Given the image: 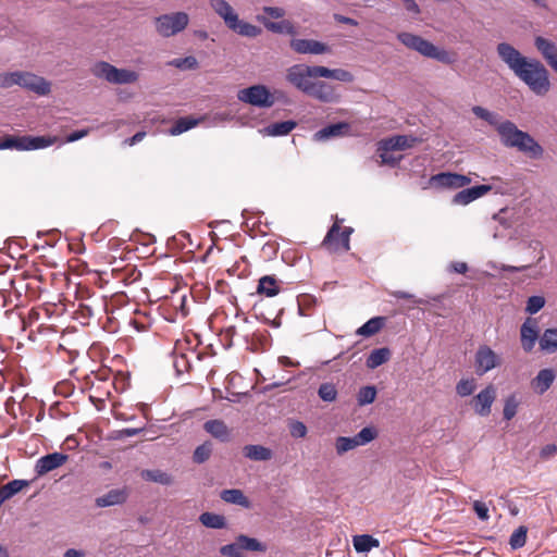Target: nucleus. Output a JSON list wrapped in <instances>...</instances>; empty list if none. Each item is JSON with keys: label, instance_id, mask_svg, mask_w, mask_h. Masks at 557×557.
<instances>
[{"label": "nucleus", "instance_id": "11", "mask_svg": "<svg viewBox=\"0 0 557 557\" xmlns=\"http://www.w3.org/2000/svg\"><path fill=\"white\" fill-rule=\"evenodd\" d=\"M239 101L258 107L270 108L274 103V99L264 85H253L248 88L240 89L237 94Z\"/></svg>", "mask_w": 557, "mask_h": 557}, {"label": "nucleus", "instance_id": "3", "mask_svg": "<svg viewBox=\"0 0 557 557\" xmlns=\"http://www.w3.org/2000/svg\"><path fill=\"white\" fill-rule=\"evenodd\" d=\"M20 86L39 96H46L51 90V84L44 77L26 71L0 73V88Z\"/></svg>", "mask_w": 557, "mask_h": 557}, {"label": "nucleus", "instance_id": "9", "mask_svg": "<svg viewBox=\"0 0 557 557\" xmlns=\"http://www.w3.org/2000/svg\"><path fill=\"white\" fill-rule=\"evenodd\" d=\"M267 552V545L255 537L240 534L231 544L220 547V554L225 557H244V552Z\"/></svg>", "mask_w": 557, "mask_h": 557}, {"label": "nucleus", "instance_id": "61", "mask_svg": "<svg viewBox=\"0 0 557 557\" xmlns=\"http://www.w3.org/2000/svg\"><path fill=\"white\" fill-rule=\"evenodd\" d=\"M88 134V129H81V131H76V132H73L71 133L67 137H66V141L67 143H73V141H76L83 137H85L86 135Z\"/></svg>", "mask_w": 557, "mask_h": 557}, {"label": "nucleus", "instance_id": "16", "mask_svg": "<svg viewBox=\"0 0 557 557\" xmlns=\"http://www.w3.org/2000/svg\"><path fill=\"white\" fill-rule=\"evenodd\" d=\"M69 460V456L63 453H52L40 457L34 467V471L38 478L62 467Z\"/></svg>", "mask_w": 557, "mask_h": 557}, {"label": "nucleus", "instance_id": "8", "mask_svg": "<svg viewBox=\"0 0 557 557\" xmlns=\"http://www.w3.org/2000/svg\"><path fill=\"white\" fill-rule=\"evenodd\" d=\"M189 24V15L185 12L162 14L154 18L157 33L165 38L177 35Z\"/></svg>", "mask_w": 557, "mask_h": 557}, {"label": "nucleus", "instance_id": "6", "mask_svg": "<svg viewBox=\"0 0 557 557\" xmlns=\"http://www.w3.org/2000/svg\"><path fill=\"white\" fill-rule=\"evenodd\" d=\"M320 65L294 64L286 70L285 78L293 87L308 95L315 78L320 77Z\"/></svg>", "mask_w": 557, "mask_h": 557}, {"label": "nucleus", "instance_id": "36", "mask_svg": "<svg viewBox=\"0 0 557 557\" xmlns=\"http://www.w3.org/2000/svg\"><path fill=\"white\" fill-rule=\"evenodd\" d=\"M413 139L405 135L394 136L382 140V148L385 150H405L412 146Z\"/></svg>", "mask_w": 557, "mask_h": 557}, {"label": "nucleus", "instance_id": "41", "mask_svg": "<svg viewBox=\"0 0 557 557\" xmlns=\"http://www.w3.org/2000/svg\"><path fill=\"white\" fill-rule=\"evenodd\" d=\"M199 521L207 528L223 529L226 524L225 518L221 515L212 512H203L199 517Z\"/></svg>", "mask_w": 557, "mask_h": 557}, {"label": "nucleus", "instance_id": "40", "mask_svg": "<svg viewBox=\"0 0 557 557\" xmlns=\"http://www.w3.org/2000/svg\"><path fill=\"white\" fill-rule=\"evenodd\" d=\"M141 478L146 481L160 483L162 485H170L173 482L172 476L161 470H144Z\"/></svg>", "mask_w": 557, "mask_h": 557}, {"label": "nucleus", "instance_id": "47", "mask_svg": "<svg viewBox=\"0 0 557 557\" xmlns=\"http://www.w3.org/2000/svg\"><path fill=\"white\" fill-rule=\"evenodd\" d=\"M527 532L528 529L523 525L513 531L509 539V545L512 549H518L524 546L527 542Z\"/></svg>", "mask_w": 557, "mask_h": 557}, {"label": "nucleus", "instance_id": "53", "mask_svg": "<svg viewBox=\"0 0 557 557\" xmlns=\"http://www.w3.org/2000/svg\"><path fill=\"white\" fill-rule=\"evenodd\" d=\"M42 313L47 314V310L40 308L30 309L27 315L23 318L24 326H34L40 320Z\"/></svg>", "mask_w": 557, "mask_h": 557}, {"label": "nucleus", "instance_id": "18", "mask_svg": "<svg viewBox=\"0 0 557 557\" xmlns=\"http://www.w3.org/2000/svg\"><path fill=\"white\" fill-rule=\"evenodd\" d=\"M539 339V322L535 318H527L520 327V342L521 347L525 352H531L534 349L535 343Z\"/></svg>", "mask_w": 557, "mask_h": 557}, {"label": "nucleus", "instance_id": "49", "mask_svg": "<svg viewBox=\"0 0 557 557\" xmlns=\"http://www.w3.org/2000/svg\"><path fill=\"white\" fill-rule=\"evenodd\" d=\"M476 388V382L474 379H462L456 385V393L466 397L471 395Z\"/></svg>", "mask_w": 557, "mask_h": 557}, {"label": "nucleus", "instance_id": "59", "mask_svg": "<svg viewBox=\"0 0 557 557\" xmlns=\"http://www.w3.org/2000/svg\"><path fill=\"white\" fill-rule=\"evenodd\" d=\"M141 432H143V429L126 428V429L119 431V437L120 438L132 437V436L138 435Z\"/></svg>", "mask_w": 557, "mask_h": 557}, {"label": "nucleus", "instance_id": "44", "mask_svg": "<svg viewBox=\"0 0 557 557\" xmlns=\"http://www.w3.org/2000/svg\"><path fill=\"white\" fill-rule=\"evenodd\" d=\"M173 367L175 368L177 374L189 372L191 369L189 356L187 354H180L175 351L173 357Z\"/></svg>", "mask_w": 557, "mask_h": 557}, {"label": "nucleus", "instance_id": "56", "mask_svg": "<svg viewBox=\"0 0 557 557\" xmlns=\"http://www.w3.org/2000/svg\"><path fill=\"white\" fill-rule=\"evenodd\" d=\"M377 151L383 164L395 165L399 160L389 154L392 150H385L382 148V140L379 143Z\"/></svg>", "mask_w": 557, "mask_h": 557}, {"label": "nucleus", "instance_id": "21", "mask_svg": "<svg viewBox=\"0 0 557 557\" xmlns=\"http://www.w3.org/2000/svg\"><path fill=\"white\" fill-rule=\"evenodd\" d=\"M308 96L318 99L321 102H334L338 98L332 85L326 82L315 79L308 92Z\"/></svg>", "mask_w": 557, "mask_h": 557}, {"label": "nucleus", "instance_id": "7", "mask_svg": "<svg viewBox=\"0 0 557 557\" xmlns=\"http://www.w3.org/2000/svg\"><path fill=\"white\" fill-rule=\"evenodd\" d=\"M55 141V137L49 136H7L0 141V149L37 150L49 147Z\"/></svg>", "mask_w": 557, "mask_h": 557}, {"label": "nucleus", "instance_id": "57", "mask_svg": "<svg viewBox=\"0 0 557 557\" xmlns=\"http://www.w3.org/2000/svg\"><path fill=\"white\" fill-rule=\"evenodd\" d=\"M263 12L272 18H282L285 15V10L278 7H264Z\"/></svg>", "mask_w": 557, "mask_h": 557}, {"label": "nucleus", "instance_id": "13", "mask_svg": "<svg viewBox=\"0 0 557 557\" xmlns=\"http://www.w3.org/2000/svg\"><path fill=\"white\" fill-rule=\"evenodd\" d=\"M502 358L490 346H479L474 355V369L479 376L484 375L488 371L499 367Z\"/></svg>", "mask_w": 557, "mask_h": 557}, {"label": "nucleus", "instance_id": "58", "mask_svg": "<svg viewBox=\"0 0 557 557\" xmlns=\"http://www.w3.org/2000/svg\"><path fill=\"white\" fill-rule=\"evenodd\" d=\"M556 453H557L556 445L547 444L544 447H542L540 455L542 458L546 459V458L554 456Z\"/></svg>", "mask_w": 557, "mask_h": 557}, {"label": "nucleus", "instance_id": "26", "mask_svg": "<svg viewBox=\"0 0 557 557\" xmlns=\"http://www.w3.org/2000/svg\"><path fill=\"white\" fill-rule=\"evenodd\" d=\"M257 21L262 23L268 30L275 34H288L294 36L297 33L294 24L288 20H283L281 22H272L265 16L258 15Z\"/></svg>", "mask_w": 557, "mask_h": 557}, {"label": "nucleus", "instance_id": "42", "mask_svg": "<svg viewBox=\"0 0 557 557\" xmlns=\"http://www.w3.org/2000/svg\"><path fill=\"white\" fill-rule=\"evenodd\" d=\"M198 124V121L190 117H180L170 129V134L173 136L180 135L184 132L189 131Z\"/></svg>", "mask_w": 557, "mask_h": 557}, {"label": "nucleus", "instance_id": "60", "mask_svg": "<svg viewBox=\"0 0 557 557\" xmlns=\"http://www.w3.org/2000/svg\"><path fill=\"white\" fill-rule=\"evenodd\" d=\"M403 2H404L405 9L408 12H410L414 15L420 14L421 10L414 0H403Z\"/></svg>", "mask_w": 557, "mask_h": 557}, {"label": "nucleus", "instance_id": "5", "mask_svg": "<svg viewBox=\"0 0 557 557\" xmlns=\"http://www.w3.org/2000/svg\"><path fill=\"white\" fill-rule=\"evenodd\" d=\"M90 71L94 76L116 85L134 84L139 77L135 71L117 69L106 61L96 62Z\"/></svg>", "mask_w": 557, "mask_h": 557}, {"label": "nucleus", "instance_id": "45", "mask_svg": "<svg viewBox=\"0 0 557 557\" xmlns=\"http://www.w3.org/2000/svg\"><path fill=\"white\" fill-rule=\"evenodd\" d=\"M376 394L375 386L369 385L361 387L357 394L358 405L366 406L372 404L375 400Z\"/></svg>", "mask_w": 557, "mask_h": 557}, {"label": "nucleus", "instance_id": "32", "mask_svg": "<svg viewBox=\"0 0 557 557\" xmlns=\"http://www.w3.org/2000/svg\"><path fill=\"white\" fill-rule=\"evenodd\" d=\"M392 352L389 348L382 347L373 349L367 357L366 364L369 369H375L391 359Z\"/></svg>", "mask_w": 557, "mask_h": 557}, {"label": "nucleus", "instance_id": "25", "mask_svg": "<svg viewBox=\"0 0 557 557\" xmlns=\"http://www.w3.org/2000/svg\"><path fill=\"white\" fill-rule=\"evenodd\" d=\"M556 374L552 369H542L537 375L532 380L531 386L535 393L542 395L552 386Z\"/></svg>", "mask_w": 557, "mask_h": 557}, {"label": "nucleus", "instance_id": "14", "mask_svg": "<svg viewBox=\"0 0 557 557\" xmlns=\"http://www.w3.org/2000/svg\"><path fill=\"white\" fill-rule=\"evenodd\" d=\"M470 183V177L451 172H442L432 175L430 178V185L440 189H457L465 187Z\"/></svg>", "mask_w": 557, "mask_h": 557}, {"label": "nucleus", "instance_id": "34", "mask_svg": "<svg viewBox=\"0 0 557 557\" xmlns=\"http://www.w3.org/2000/svg\"><path fill=\"white\" fill-rule=\"evenodd\" d=\"M385 324V318L384 317H374L368 320L363 325H361L357 330V334L364 337H370L375 335L381 331V329Z\"/></svg>", "mask_w": 557, "mask_h": 557}, {"label": "nucleus", "instance_id": "48", "mask_svg": "<svg viewBox=\"0 0 557 557\" xmlns=\"http://www.w3.org/2000/svg\"><path fill=\"white\" fill-rule=\"evenodd\" d=\"M168 65L180 70H196L198 67V61L195 57L188 55L185 58L173 59L168 63Z\"/></svg>", "mask_w": 557, "mask_h": 557}, {"label": "nucleus", "instance_id": "64", "mask_svg": "<svg viewBox=\"0 0 557 557\" xmlns=\"http://www.w3.org/2000/svg\"><path fill=\"white\" fill-rule=\"evenodd\" d=\"M451 268L455 272L465 274L468 271V264L466 262H454Z\"/></svg>", "mask_w": 557, "mask_h": 557}, {"label": "nucleus", "instance_id": "30", "mask_svg": "<svg viewBox=\"0 0 557 557\" xmlns=\"http://www.w3.org/2000/svg\"><path fill=\"white\" fill-rule=\"evenodd\" d=\"M203 429L206 432L211 434L213 437L226 442L230 440V430L227 425L224 423V421L214 419V420H208L203 424Z\"/></svg>", "mask_w": 557, "mask_h": 557}, {"label": "nucleus", "instance_id": "51", "mask_svg": "<svg viewBox=\"0 0 557 557\" xmlns=\"http://www.w3.org/2000/svg\"><path fill=\"white\" fill-rule=\"evenodd\" d=\"M472 112L476 117L486 121L488 124L495 127L499 124L497 122V115L483 107L474 106L472 108Z\"/></svg>", "mask_w": 557, "mask_h": 557}, {"label": "nucleus", "instance_id": "37", "mask_svg": "<svg viewBox=\"0 0 557 557\" xmlns=\"http://www.w3.org/2000/svg\"><path fill=\"white\" fill-rule=\"evenodd\" d=\"M28 485L27 481L24 480H13L5 485L0 487V505L5 500L13 497L20 491H22L25 486Z\"/></svg>", "mask_w": 557, "mask_h": 557}, {"label": "nucleus", "instance_id": "22", "mask_svg": "<svg viewBox=\"0 0 557 557\" xmlns=\"http://www.w3.org/2000/svg\"><path fill=\"white\" fill-rule=\"evenodd\" d=\"M128 492L126 488L110 490L102 496L96 498V506L99 508L122 505L127 500Z\"/></svg>", "mask_w": 557, "mask_h": 557}, {"label": "nucleus", "instance_id": "27", "mask_svg": "<svg viewBox=\"0 0 557 557\" xmlns=\"http://www.w3.org/2000/svg\"><path fill=\"white\" fill-rule=\"evenodd\" d=\"M348 129H349L348 123L339 122V123L331 124V125H327V126L321 128L313 135V138L317 141H323V140L330 139L332 137L343 136L344 134H346L348 132Z\"/></svg>", "mask_w": 557, "mask_h": 557}, {"label": "nucleus", "instance_id": "4", "mask_svg": "<svg viewBox=\"0 0 557 557\" xmlns=\"http://www.w3.org/2000/svg\"><path fill=\"white\" fill-rule=\"evenodd\" d=\"M397 39L407 48L414 50L423 57L437 60L445 64H450L455 61L453 54L445 49H440L431 41L422 38L421 36L403 32L397 35Z\"/></svg>", "mask_w": 557, "mask_h": 557}, {"label": "nucleus", "instance_id": "20", "mask_svg": "<svg viewBox=\"0 0 557 557\" xmlns=\"http://www.w3.org/2000/svg\"><path fill=\"white\" fill-rule=\"evenodd\" d=\"M492 190L491 185H478L470 188H466L457 193L454 198L453 202L455 205H461L466 206L470 202L476 200L478 198L486 195L488 191Z\"/></svg>", "mask_w": 557, "mask_h": 557}, {"label": "nucleus", "instance_id": "62", "mask_svg": "<svg viewBox=\"0 0 557 557\" xmlns=\"http://www.w3.org/2000/svg\"><path fill=\"white\" fill-rule=\"evenodd\" d=\"M334 18H335V21H337L338 23H342V24H347V25H351V26L358 25V22L356 20L348 17V16L341 15V14H335Z\"/></svg>", "mask_w": 557, "mask_h": 557}, {"label": "nucleus", "instance_id": "38", "mask_svg": "<svg viewBox=\"0 0 557 557\" xmlns=\"http://www.w3.org/2000/svg\"><path fill=\"white\" fill-rule=\"evenodd\" d=\"M297 126L294 121H283L270 124L264 128V133L269 136H285Z\"/></svg>", "mask_w": 557, "mask_h": 557}, {"label": "nucleus", "instance_id": "23", "mask_svg": "<svg viewBox=\"0 0 557 557\" xmlns=\"http://www.w3.org/2000/svg\"><path fill=\"white\" fill-rule=\"evenodd\" d=\"M515 148L534 159H540L544 152L542 146L525 132L522 134L520 140L515 143Z\"/></svg>", "mask_w": 557, "mask_h": 557}, {"label": "nucleus", "instance_id": "31", "mask_svg": "<svg viewBox=\"0 0 557 557\" xmlns=\"http://www.w3.org/2000/svg\"><path fill=\"white\" fill-rule=\"evenodd\" d=\"M257 293L267 297L276 296L280 293V285L275 275H264L260 277Z\"/></svg>", "mask_w": 557, "mask_h": 557}, {"label": "nucleus", "instance_id": "15", "mask_svg": "<svg viewBox=\"0 0 557 557\" xmlns=\"http://www.w3.org/2000/svg\"><path fill=\"white\" fill-rule=\"evenodd\" d=\"M290 49L298 54H325L330 53L331 47L314 39L293 38L289 42Z\"/></svg>", "mask_w": 557, "mask_h": 557}, {"label": "nucleus", "instance_id": "54", "mask_svg": "<svg viewBox=\"0 0 557 557\" xmlns=\"http://www.w3.org/2000/svg\"><path fill=\"white\" fill-rule=\"evenodd\" d=\"M289 431L293 437L301 438L307 434V426L300 421H294L290 424Z\"/></svg>", "mask_w": 557, "mask_h": 557}, {"label": "nucleus", "instance_id": "29", "mask_svg": "<svg viewBox=\"0 0 557 557\" xmlns=\"http://www.w3.org/2000/svg\"><path fill=\"white\" fill-rule=\"evenodd\" d=\"M220 497L225 503L235 504L246 509L251 507V502L249 498L243 493L242 490L238 488L223 490L220 494Z\"/></svg>", "mask_w": 557, "mask_h": 557}, {"label": "nucleus", "instance_id": "39", "mask_svg": "<svg viewBox=\"0 0 557 557\" xmlns=\"http://www.w3.org/2000/svg\"><path fill=\"white\" fill-rule=\"evenodd\" d=\"M540 347L544 351L554 352L557 349V329H547L540 337Z\"/></svg>", "mask_w": 557, "mask_h": 557}, {"label": "nucleus", "instance_id": "35", "mask_svg": "<svg viewBox=\"0 0 557 557\" xmlns=\"http://www.w3.org/2000/svg\"><path fill=\"white\" fill-rule=\"evenodd\" d=\"M352 543L358 553H368L372 548L380 546L379 540L369 534L355 535Z\"/></svg>", "mask_w": 557, "mask_h": 557}, {"label": "nucleus", "instance_id": "12", "mask_svg": "<svg viewBox=\"0 0 557 557\" xmlns=\"http://www.w3.org/2000/svg\"><path fill=\"white\" fill-rule=\"evenodd\" d=\"M377 432L372 426H366L352 437L339 436L336 440L335 447L338 455H343L358 446H363L374 438Z\"/></svg>", "mask_w": 557, "mask_h": 557}, {"label": "nucleus", "instance_id": "24", "mask_svg": "<svg viewBox=\"0 0 557 557\" xmlns=\"http://www.w3.org/2000/svg\"><path fill=\"white\" fill-rule=\"evenodd\" d=\"M535 47L543 58L557 73V47L554 42L539 36L535 38Z\"/></svg>", "mask_w": 557, "mask_h": 557}, {"label": "nucleus", "instance_id": "55", "mask_svg": "<svg viewBox=\"0 0 557 557\" xmlns=\"http://www.w3.org/2000/svg\"><path fill=\"white\" fill-rule=\"evenodd\" d=\"M473 510L476 513V516L483 521H486L490 518L488 508L486 504L481 500H475L473 503Z\"/></svg>", "mask_w": 557, "mask_h": 557}, {"label": "nucleus", "instance_id": "52", "mask_svg": "<svg viewBox=\"0 0 557 557\" xmlns=\"http://www.w3.org/2000/svg\"><path fill=\"white\" fill-rule=\"evenodd\" d=\"M545 306V298L542 296H531L527 301L525 311L530 314L539 312Z\"/></svg>", "mask_w": 557, "mask_h": 557}, {"label": "nucleus", "instance_id": "50", "mask_svg": "<svg viewBox=\"0 0 557 557\" xmlns=\"http://www.w3.org/2000/svg\"><path fill=\"white\" fill-rule=\"evenodd\" d=\"M211 453H212V445H211V443L206 442L195 449L193 459L197 463H202L210 458Z\"/></svg>", "mask_w": 557, "mask_h": 557}, {"label": "nucleus", "instance_id": "1", "mask_svg": "<svg viewBox=\"0 0 557 557\" xmlns=\"http://www.w3.org/2000/svg\"><path fill=\"white\" fill-rule=\"evenodd\" d=\"M497 53L533 94L543 97L549 91V73L541 61L522 55L513 46L507 42L497 45Z\"/></svg>", "mask_w": 557, "mask_h": 557}, {"label": "nucleus", "instance_id": "19", "mask_svg": "<svg viewBox=\"0 0 557 557\" xmlns=\"http://www.w3.org/2000/svg\"><path fill=\"white\" fill-rule=\"evenodd\" d=\"M496 131L502 143L506 147L515 148V143L519 141L523 131H520L511 121H504L496 126Z\"/></svg>", "mask_w": 557, "mask_h": 557}, {"label": "nucleus", "instance_id": "43", "mask_svg": "<svg viewBox=\"0 0 557 557\" xmlns=\"http://www.w3.org/2000/svg\"><path fill=\"white\" fill-rule=\"evenodd\" d=\"M519 405L520 400L516 394L506 397L503 410L504 419L507 421L511 420L517 414Z\"/></svg>", "mask_w": 557, "mask_h": 557}, {"label": "nucleus", "instance_id": "17", "mask_svg": "<svg viewBox=\"0 0 557 557\" xmlns=\"http://www.w3.org/2000/svg\"><path fill=\"white\" fill-rule=\"evenodd\" d=\"M496 399V388L493 384L487 385L471 401L472 407L481 417H487L491 413V408Z\"/></svg>", "mask_w": 557, "mask_h": 557}, {"label": "nucleus", "instance_id": "46", "mask_svg": "<svg viewBox=\"0 0 557 557\" xmlns=\"http://www.w3.org/2000/svg\"><path fill=\"white\" fill-rule=\"evenodd\" d=\"M319 397L326 403H333L337 398V389L333 383H322L318 389Z\"/></svg>", "mask_w": 557, "mask_h": 557}, {"label": "nucleus", "instance_id": "10", "mask_svg": "<svg viewBox=\"0 0 557 557\" xmlns=\"http://www.w3.org/2000/svg\"><path fill=\"white\" fill-rule=\"evenodd\" d=\"M352 232L351 227H341L335 222L326 233L322 245L331 252L348 251L350 249L349 237Z\"/></svg>", "mask_w": 557, "mask_h": 557}, {"label": "nucleus", "instance_id": "63", "mask_svg": "<svg viewBox=\"0 0 557 557\" xmlns=\"http://www.w3.org/2000/svg\"><path fill=\"white\" fill-rule=\"evenodd\" d=\"M145 136H146L145 132H137L134 136H132L131 138H127L125 140V144H127L128 146H133V145L141 141Z\"/></svg>", "mask_w": 557, "mask_h": 557}, {"label": "nucleus", "instance_id": "2", "mask_svg": "<svg viewBox=\"0 0 557 557\" xmlns=\"http://www.w3.org/2000/svg\"><path fill=\"white\" fill-rule=\"evenodd\" d=\"M209 4L234 33L249 38L258 37L262 33L260 27L239 20L238 14L226 0H209Z\"/></svg>", "mask_w": 557, "mask_h": 557}, {"label": "nucleus", "instance_id": "33", "mask_svg": "<svg viewBox=\"0 0 557 557\" xmlns=\"http://www.w3.org/2000/svg\"><path fill=\"white\" fill-rule=\"evenodd\" d=\"M319 73L320 77L332 78L344 83L354 82V75L349 71L344 69H329L320 65Z\"/></svg>", "mask_w": 557, "mask_h": 557}, {"label": "nucleus", "instance_id": "28", "mask_svg": "<svg viewBox=\"0 0 557 557\" xmlns=\"http://www.w3.org/2000/svg\"><path fill=\"white\" fill-rule=\"evenodd\" d=\"M243 454L247 459L253 461H268L273 457V451L262 445H246L243 448Z\"/></svg>", "mask_w": 557, "mask_h": 557}]
</instances>
